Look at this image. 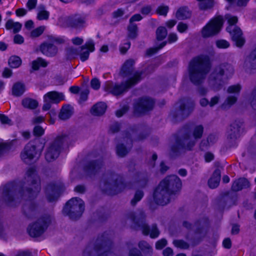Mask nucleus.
<instances>
[{
	"label": "nucleus",
	"mask_w": 256,
	"mask_h": 256,
	"mask_svg": "<svg viewBox=\"0 0 256 256\" xmlns=\"http://www.w3.org/2000/svg\"><path fill=\"white\" fill-rule=\"evenodd\" d=\"M134 61L133 60H127L123 64L120 72V76L124 78H128L121 84H113L107 82L105 84V91L118 96L126 92L128 88L137 84L141 79L142 73L136 72L132 74L133 66Z\"/></svg>",
	"instance_id": "nucleus-1"
},
{
	"label": "nucleus",
	"mask_w": 256,
	"mask_h": 256,
	"mask_svg": "<svg viewBox=\"0 0 256 256\" xmlns=\"http://www.w3.org/2000/svg\"><path fill=\"white\" fill-rule=\"evenodd\" d=\"M182 187L180 179L176 175L166 177L160 182L154 194L155 202L160 205L170 202L172 195L178 191Z\"/></svg>",
	"instance_id": "nucleus-2"
},
{
	"label": "nucleus",
	"mask_w": 256,
	"mask_h": 256,
	"mask_svg": "<svg viewBox=\"0 0 256 256\" xmlns=\"http://www.w3.org/2000/svg\"><path fill=\"white\" fill-rule=\"evenodd\" d=\"M208 59L206 56L194 58L189 66V75L191 82L194 84L202 82L210 70Z\"/></svg>",
	"instance_id": "nucleus-3"
},
{
	"label": "nucleus",
	"mask_w": 256,
	"mask_h": 256,
	"mask_svg": "<svg viewBox=\"0 0 256 256\" xmlns=\"http://www.w3.org/2000/svg\"><path fill=\"white\" fill-rule=\"evenodd\" d=\"M234 72L233 66L228 64L223 63L216 66L210 74L208 82L214 91L220 90L222 86V77L231 76Z\"/></svg>",
	"instance_id": "nucleus-4"
},
{
	"label": "nucleus",
	"mask_w": 256,
	"mask_h": 256,
	"mask_svg": "<svg viewBox=\"0 0 256 256\" xmlns=\"http://www.w3.org/2000/svg\"><path fill=\"white\" fill-rule=\"evenodd\" d=\"M144 218L145 215L142 211L131 212L128 215V220L134 223L132 226L134 228H140L142 233L145 235H148L150 234V236L152 238L158 237L160 234V232L156 226L153 225L150 230L147 224L144 222Z\"/></svg>",
	"instance_id": "nucleus-5"
},
{
	"label": "nucleus",
	"mask_w": 256,
	"mask_h": 256,
	"mask_svg": "<svg viewBox=\"0 0 256 256\" xmlns=\"http://www.w3.org/2000/svg\"><path fill=\"white\" fill-rule=\"evenodd\" d=\"M84 209V202L78 198L70 199L63 209V214L72 219H76L82 214Z\"/></svg>",
	"instance_id": "nucleus-6"
},
{
	"label": "nucleus",
	"mask_w": 256,
	"mask_h": 256,
	"mask_svg": "<svg viewBox=\"0 0 256 256\" xmlns=\"http://www.w3.org/2000/svg\"><path fill=\"white\" fill-rule=\"evenodd\" d=\"M52 219L51 216L46 214L30 224L28 227V232L30 236L32 237H38L41 236L47 228Z\"/></svg>",
	"instance_id": "nucleus-7"
},
{
	"label": "nucleus",
	"mask_w": 256,
	"mask_h": 256,
	"mask_svg": "<svg viewBox=\"0 0 256 256\" xmlns=\"http://www.w3.org/2000/svg\"><path fill=\"white\" fill-rule=\"evenodd\" d=\"M203 131L204 128L202 125L194 126L192 128V134L186 136L178 142V148H184L190 150L195 144L196 140L202 137Z\"/></svg>",
	"instance_id": "nucleus-8"
},
{
	"label": "nucleus",
	"mask_w": 256,
	"mask_h": 256,
	"mask_svg": "<svg viewBox=\"0 0 256 256\" xmlns=\"http://www.w3.org/2000/svg\"><path fill=\"white\" fill-rule=\"evenodd\" d=\"M43 146L40 142H30L24 147L21 153V158L25 162H29L34 158H37L40 156Z\"/></svg>",
	"instance_id": "nucleus-9"
},
{
	"label": "nucleus",
	"mask_w": 256,
	"mask_h": 256,
	"mask_svg": "<svg viewBox=\"0 0 256 256\" xmlns=\"http://www.w3.org/2000/svg\"><path fill=\"white\" fill-rule=\"evenodd\" d=\"M230 26L227 28V31L230 34L232 40L237 46L240 47L244 45V40L242 36V32L240 28L234 26L238 22V18L230 15L226 16Z\"/></svg>",
	"instance_id": "nucleus-10"
},
{
	"label": "nucleus",
	"mask_w": 256,
	"mask_h": 256,
	"mask_svg": "<svg viewBox=\"0 0 256 256\" xmlns=\"http://www.w3.org/2000/svg\"><path fill=\"white\" fill-rule=\"evenodd\" d=\"M222 24V18L221 16L212 19L201 30L202 36L206 38L215 36L220 32Z\"/></svg>",
	"instance_id": "nucleus-11"
},
{
	"label": "nucleus",
	"mask_w": 256,
	"mask_h": 256,
	"mask_svg": "<svg viewBox=\"0 0 256 256\" xmlns=\"http://www.w3.org/2000/svg\"><path fill=\"white\" fill-rule=\"evenodd\" d=\"M94 50V42L88 40L84 45L80 47V51L73 48H70L67 52L70 56L73 58H74L76 56L79 55L81 61L84 62L88 58L90 53L93 52Z\"/></svg>",
	"instance_id": "nucleus-12"
},
{
	"label": "nucleus",
	"mask_w": 256,
	"mask_h": 256,
	"mask_svg": "<svg viewBox=\"0 0 256 256\" xmlns=\"http://www.w3.org/2000/svg\"><path fill=\"white\" fill-rule=\"evenodd\" d=\"M64 140V137L58 136L50 144L45 154V158L48 162L53 161L58 157Z\"/></svg>",
	"instance_id": "nucleus-13"
},
{
	"label": "nucleus",
	"mask_w": 256,
	"mask_h": 256,
	"mask_svg": "<svg viewBox=\"0 0 256 256\" xmlns=\"http://www.w3.org/2000/svg\"><path fill=\"white\" fill-rule=\"evenodd\" d=\"M64 99V96L62 92L56 91L48 92L44 96L42 110H48L50 108L52 104H58Z\"/></svg>",
	"instance_id": "nucleus-14"
},
{
	"label": "nucleus",
	"mask_w": 256,
	"mask_h": 256,
	"mask_svg": "<svg viewBox=\"0 0 256 256\" xmlns=\"http://www.w3.org/2000/svg\"><path fill=\"white\" fill-rule=\"evenodd\" d=\"M26 178L28 180L32 181V187L26 191V194H28L29 197L34 196H36L40 190L39 179L36 176L35 171L33 168L29 169L26 172Z\"/></svg>",
	"instance_id": "nucleus-15"
},
{
	"label": "nucleus",
	"mask_w": 256,
	"mask_h": 256,
	"mask_svg": "<svg viewBox=\"0 0 256 256\" xmlns=\"http://www.w3.org/2000/svg\"><path fill=\"white\" fill-rule=\"evenodd\" d=\"M152 99L146 97L139 100L134 105V113L139 115L152 109L154 106Z\"/></svg>",
	"instance_id": "nucleus-16"
},
{
	"label": "nucleus",
	"mask_w": 256,
	"mask_h": 256,
	"mask_svg": "<svg viewBox=\"0 0 256 256\" xmlns=\"http://www.w3.org/2000/svg\"><path fill=\"white\" fill-rule=\"evenodd\" d=\"M84 18L80 16L70 17L62 16L58 18L59 24L62 26L78 28L84 22Z\"/></svg>",
	"instance_id": "nucleus-17"
},
{
	"label": "nucleus",
	"mask_w": 256,
	"mask_h": 256,
	"mask_svg": "<svg viewBox=\"0 0 256 256\" xmlns=\"http://www.w3.org/2000/svg\"><path fill=\"white\" fill-rule=\"evenodd\" d=\"M180 110L178 112V116L182 118L187 116L192 111L194 104L188 100H184L179 102L178 104Z\"/></svg>",
	"instance_id": "nucleus-18"
},
{
	"label": "nucleus",
	"mask_w": 256,
	"mask_h": 256,
	"mask_svg": "<svg viewBox=\"0 0 256 256\" xmlns=\"http://www.w3.org/2000/svg\"><path fill=\"white\" fill-rule=\"evenodd\" d=\"M105 185L106 190L110 187V188L116 190L117 192H120L124 187V184L122 182L121 178L116 174L112 176L108 179V181L106 182Z\"/></svg>",
	"instance_id": "nucleus-19"
},
{
	"label": "nucleus",
	"mask_w": 256,
	"mask_h": 256,
	"mask_svg": "<svg viewBox=\"0 0 256 256\" xmlns=\"http://www.w3.org/2000/svg\"><path fill=\"white\" fill-rule=\"evenodd\" d=\"M42 53L48 56H54L58 52V48L55 45L48 42H44L40 46Z\"/></svg>",
	"instance_id": "nucleus-20"
},
{
	"label": "nucleus",
	"mask_w": 256,
	"mask_h": 256,
	"mask_svg": "<svg viewBox=\"0 0 256 256\" xmlns=\"http://www.w3.org/2000/svg\"><path fill=\"white\" fill-rule=\"evenodd\" d=\"M46 195L48 200L50 202H53L59 196V188L57 186H48L46 188Z\"/></svg>",
	"instance_id": "nucleus-21"
},
{
	"label": "nucleus",
	"mask_w": 256,
	"mask_h": 256,
	"mask_svg": "<svg viewBox=\"0 0 256 256\" xmlns=\"http://www.w3.org/2000/svg\"><path fill=\"white\" fill-rule=\"evenodd\" d=\"M220 180V170H216L208 181V185L209 187L211 188H216L219 185Z\"/></svg>",
	"instance_id": "nucleus-22"
},
{
	"label": "nucleus",
	"mask_w": 256,
	"mask_h": 256,
	"mask_svg": "<svg viewBox=\"0 0 256 256\" xmlns=\"http://www.w3.org/2000/svg\"><path fill=\"white\" fill-rule=\"evenodd\" d=\"M106 107L105 103L102 102H98L92 107L91 113L94 116H101L105 112Z\"/></svg>",
	"instance_id": "nucleus-23"
},
{
	"label": "nucleus",
	"mask_w": 256,
	"mask_h": 256,
	"mask_svg": "<svg viewBox=\"0 0 256 256\" xmlns=\"http://www.w3.org/2000/svg\"><path fill=\"white\" fill-rule=\"evenodd\" d=\"M240 128L234 124L230 126V129L228 132V138L230 143L236 142V140L239 136Z\"/></svg>",
	"instance_id": "nucleus-24"
},
{
	"label": "nucleus",
	"mask_w": 256,
	"mask_h": 256,
	"mask_svg": "<svg viewBox=\"0 0 256 256\" xmlns=\"http://www.w3.org/2000/svg\"><path fill=\"white\" fill-rule=\"evenodd\" d=\"M38 101L30 98H24L22 100V105L25 108L29 110L36 109L38 106Z\"/></svg>",
	"instance_id": "nucleus-25"
},
{
	"label": "nucleus",
	"mask_w": 256,
	"mask_h": 256,
	"mask_svg": "<svg viewBox=\"0 0 256 256\" xmlns=\"http://www.w3.org/2000/svg\"><path fill=\"white\" fill-rule=\"evenodd\" d=\"M248 180L246 178H242L234 181L232 188L234 191H238L248 186Z\"/></svg>",
	"instance_id": "nucleus-26"
},
{
	"label": "nucleus",
	"mask_w": 256,
	"mask_h": 256,
	"mask_svg": "<svg viewBox=\"0 0 256 256\" xmlns=\"http://www.w3.org/2000/svg\"><path fill=\"white\" fill-rule=\"evenodd\" d=\"M244 66L248 68H256V49L246 58Z\"/></svg>",
	"instance_id": "nucleus-27"
},
{
	"label": "nucleus",
	"mask_w": 256,
	"mask_h": 256,
	"mask_svg": "<svg viewBox=\"0 0 256 256\" xmlns=\"http://www.w3.org/2000/svg\"><path fill=\"white\" fill-rule=\"evenodd\" d=\"M5 26L7 30H12L14 33H16L21 30L22 25L20 22H15L10 19L6 22Z\"/></svg>",
	"instance_id": "nucleus-28"
},
{
	"label": "nucleus",
	"mask_w": 256,
	"mask_h": 256,
	"mask_svg": "<svg viewBox=\"0 0 256 256\" xmlns=\"http://www.w3.org/2000/svg\"><path fill=\"white\" fill-rule=\"evenodd\" d=\"M47 42L50 44H56L57 45L64 44L66 42V40L64 36H58L53 34H48L46 36Z\"/></svg>",
	"instance_id": "nucleus-29"
},
{
	"label": "nucleus",
	"mask_w": 256,
	"mask_h": 256,
	"mask_svg": "<svg viewBox=\"0 0 256 256\" xmlns=\"http://www.w3.org/2000/svg\"><path fill=\"white\" fill-rule=\"evenodd\" d=\"M72 114V108L69 106H64L59 114V118L62 120L69 118Z\"/></svg>",
	"instance_id": "nucleus-30"
},
{
	"label": "nucleus",
	"mask_w": 256,
	"mask_h": 256,
	"mask_svg": "<svg viewBox=\"0 0 256 256\" xmlns=\"http://www.w3.org/2000/svg\"><path fill=\"white\" fill-rule=\"evenodd\" d=\"M22 196L21 192L18 194L14 193L12 192H10L8 194L5 198V200L6 202L8 204L12 206H14L15 204L17 202L18 199V196Z\"/></svg>",
	"instance_id": "nucleus-31"
},
{
	"label": "nucleus",
	"mask_w": 256,
	"mask_h": 256,
	"mask_svg": "<svg viewBox=\"0 0 256 256\" xmlns=\"http://www.w3.org/2000/svg\"><path fill=\"white\" fill-rule=\"evenodd\" d=\"M191 13L186 7L180 8L176 14V18L178 20H184L190 16Z\"/></svg>",
	"instance_id": "nucleus-32"
},
{
	"label": "nucleus",
	"mask_w": 256,
	"mask_h": 256,
	"mask_svg": "<svg viewBox=\"0 0 256 256\" xmlns=\"http://www.w3.org/2000/svg\"><path fill=\"white\" fill-rule=\"evenodd\" d=\"M25 91V86L24 84L22 82H16L13 86L12 89V94L19 96L22 95Z\"/></svg>",
	"instance_id": "nucleus-33"
},
{
	"label": "nucleus",
	"mask_w": 256,
	"mask_h": 256,
	"mask_svg": "<svg viewBox=\"0 0 256 256\" xmlns=\"http://www.w3.org/2000/svg\"><path fill=\"white\" fill-rule=\"evenodd\" d=\"M138 247L144 252L146 256H152V248L150 245L144 241H141L138 244Z\"/></svg>",
	"instance_id": "nucleus-34"
},
{
	"label": "nucleus",
	"mask_w": 256,
	"mask_h": 256,
	"mask_svg": "<svg viewBox=\"0 0 256 256\" xmlns=\"http://www.w3.org/2000/svg\"><path fill=\"white\" fill-rule=\"evenodd\" d=\"M50 16L49 12L46 10L44 5H40L38 8V12L37 14V19L40 20H47Z\"/></svg>",
	"instance_id": "nucleus-35"
},
{
	"label": "nucleus",
	"mask_w": 256,
	"mask_h": 256,
	"mask_svg": "<svg viewBox=\"0 0 256 256\" xmlns=\"http://www.w3.org/2000/svg\"><path fill=\"white\" fill-rule=\"evenodd\" d=\"M8 62L11 68H18L21 65L22 60L20 57L13 56L10 58Z\"/></svg>",
	"instance_id": "nucleus-36"
},
{
	"label": "nucleus",
	"mask_w": 256,
	"mask_h": 256,
	"mask_svg": "<svg viewBox=\"0 0 256 256\" xmlns=\"http://www.w3.org/2000/svg\"><path fill=\"white\" fill-rule=\"evenodd\" d=\"M47 65V62L41 58H38L32 62V67L34 70H38L40 66L46 67Z\"/></svg>",
	"instance_id": "nucleus-37"
},
{
	"label": "nucleus",
	"mask_w": 256,
	"mask_h": 256,
	"mask_svg": "<svg viewBox=\"0 0 256 256\" xmlns=\"http://www.w3.org/2000/svg\"><path fill=\"white\" fill-rule=\"evenodd\" d=\"M128 36L130 38H134L138 35V28L136 24H130L128 28Z\"/></svg>",
	"instance_id": "nucleus-38"
},
{
	"label": "nucleus",
	"mask_w": 256,
	"mask_h": 256,
	"mask_svg": "<svg viewBox=\"0 0 256 256\" xmlns=\"http://www.w3.org/2000/svg\"><path fill=\"white\" fill-rule=\"evenodd\" d=\"M156 38L158 40H164L167 35V30L164 27H158L156 31Z\"/></svg>",
	"instance_id": "nucleus-39"
},
{
	"label": "nucleus",
	"mask_w": 256,
	"mask_h": 256,
	"mask_svg": "<svg viewBox=\"0 0 256 256\" xmlns=\"http://www.w3.org/2000/svg\"><path fill=\"white\" fill-rule=\"evenodd\" d=\"M36 206L34 204H30L28 206H25L24 207V211L26 215L31 216L34 214L36 212Z\"/></svg>",
	"instance_id": "nucleus-40"
},
{
	"label": "nucleus",
	"mask_w": 256,
	"mask_h": 256,
	"mask_svg": "<svg viewBox=\"0 0 256 256\" xmlns=\"http://www.w3.org/2000/svg\"><path fill=\"white\" fill-rule=\"evenodd\" d=\"M129 148L130 146H128V148H126L122 144H118L116 148L117 154L120 157L124 156L128 153Z\"/></svg>",
	"instance_id": "nucleus-41"
},
{
	"label": "nucleus",
	"mask_w": 256,
	"mask_h": 256,
	"mask_svg": "<svg viewBox=\"0 0 256 256\" xmlns=\"http://www.w3.org/2000/svg\"><path fill=\"white\" fill-rule=\"evenodd\" d=\"M214 5V0H206L200 4V8L202 10H207L212 8Z\"/></svg>",
	"instance_id": "nucleus-42"
},
{
	"label": "nucleus",
	"mask_w": 256,
	"mask_h": 256,
	"mask_svg": "<svg viewBox=\"0 0 256 256\" xmlns=\"http://www.w3.org/2000/svg\"><path fill=\"white\" fill-rule=\"evenodd\" d=\"M173 244L176 247L182 249H187L189 246L188 243L182 240H174L173 242Z\"/></svg>",
	"instance_id": "nucleus-43"
},
{
	"label": "nucleus",
	"mask_w": 256,
	"mask_h": 256,
	"mask_svg": "<svg viewBox=\"0 0 256 256\" xmlns=\"http://www.w3.org/2000/svg\"><path fill=\"white\" fill-rule=\"evenodd\" d=\"M45 30L44 26H40L34 30L32 32L30 36L32 37L36 38L41 35Z\"/></svg>",
	"instance_id": "nucleus-44"
},
{
	"label": "nucleus",
	"mask_w": 256,
	"mask_h": 256,
	"mask_svg": "<svg viewBox=\"0 0 256 256\" xmlns=\"http://www.w3.org/2000/svg\"><path fill=\"white\" fill-rule=\"evenodd\" d=\"M144 194L142 192L137 191L134 195V198L132 200L131 204L132 206H134L136 203L140 201L143 197Z\"/></svg>",
	"instance_id": "nucleus-45"
},
{
	"label": "nucleus",
	"mask_w": 256,
	"mask_h": 256,
	"mask_svg": "<svg viewBox=\"0 0 256 256\" xmlns=\"http://www.w3.org/2000/svg\"><path fill=\"white\" fill-rule=\"evenodd\" d=\"M240 86L238 84H237L230 86L228 89V92L230 94H237L240 92Z\"/></svg>",
	"instance_id": "nucleus-46"
},
{
	"label": "nucleus",
	"mask_w": 256,
	"mask_h": 256,
	"mask_svg": "<svg viewBox=\"0 0 256 256\" xmlns=\"http://www.w3.org/2000/svg\"><path fill=\"white\" fill-rule=\"evenodd\" d=\"M168 11V7L165 6H160L157 10L156 12L160 15L166 16Z\"/></svg>",
	"instance_id": "nucleus-47"
},
{
	"label": "nucleus",
	"mask_w": 256,
	"mask_h": 256,
	"mask_svg": "<svg viewBox=\"0 0 256 256\" xmlns=\"http://www.w3.org/2000/svg\"><path fill=\"white\" fill-rule=\"evenodd\" d=\"M34 134L36 136H40L44 134V130L40 126H36L34 128Z\"/></svg>",
	"instance_id": "nucleus-48"
},
{
	"label": "nucleus",
	"mask_w": 256,
	"mask_h": 256,
	"mask_svg": "<svg viewBox=\"0 0 256 256\" xmlns=\"http://www.w3.org/2000/svg\"><path fill=\"white\" fill-rule=\"evenodd\" d=\"M216 44L218 48H228L230 46L228 42L224 40H218Z\"/></svg>",
	"instance_id": "nucleus-49"
},
{
	"label": "nucleus",
	"mask_w": 256,
	"mask_h": 256,
	"mask_svg": "<svg viewBox=\"0 0 256 256\" xmlns=\"http://www.w3.org/2000/svg\"><path fill=\"white\" fill-rule=\"evenodd\" d=\"M101 164L94 162L91 163L88 166V170L91 172H96L100 168Z\"/></svg>",
	"instance_id": "nucleus-50"
},
{
	"label": "nucleus",
	"mask_w": 256,
	"mask_h": 256,
	"mask_svg": "<svg viewBox=\"0 0 256 256\" xmlns=\"http://www.w3.org/2000/svg\"><path fill=\"white\" fill-rule=\"evenodd\" d=\"M89 94V90L88 89H85L80 92V102H82L86 101L88 98V96Z\"/></svg>",
	"instance_id": "nucleus-51"
},
{
	"label": "nucleus",
	"mask_w": 256,
	"mask_h": 256,
	"mask_svg": "<svg viewBox=\"0 0 256 256\" xmlns=\"http://www.w3.org/2000/svg\"><path fill=\"white\" fill-rule=\"evenodd\" d=\"M230 2L235 4L238 6H246L249 0H227Z\"/></svg>",
	"instance_id": "nucleus-52"
},
{
	"label": "nucleus",
	"mask_w": 256,
	"mask_h": 256,
	"mask_svg": "<svg viewBox=\"0 0 256 256\" xmlns=\"http://www.w3.org/2000/svg\"><path fill=\"white\" fill-rule=\"evenodd\" d=\"M167 244V241L165 239H161L156 244V248L157 250H161Z\"/></svg>",
	"instance_id": "nucleus-53"
},
{
	"label": "nucleus",
	"mask_w": 256,
	"mask_h": 256,
	"mask_svg": "<svg viewBox=\"0 0 256 256\" xmlns=\"http://www.w3.org/2000/svg\"><path fill=\"white\" fill-rule=\"evenodd\" d=\"M90 85L93 89L97 90L100 88V83L98 79L94 78L91 80Z\"/></svg>",
	"instance_id": "nucleus-54"
},
{
	"label": "nucleus",
	"mask_w": 256,
	"mask_h": 256,
	"mask_svg": "<svg viewBox=\"0 0 256 256\" xmlns=\"http://www.w3.org/2000/svg\"><path fill=\"white\" fill-rule=\"evenodd\" d=\"M0 120L3 124H12V120L4 114H0Z\"/></svg>",
	"instance_id": "nucleus-55"
},
{
	"label": "nucleus",
	"mask_w": 256,
	"mask_h": 256,
	"mask_svg": "<svg viewBox=\"0 0 256 256\" xmlns=\"http://www.w3.org/2000/svg\"><path fill=\"white\" fill-rule=\"evenodd\" d=\"M37 4V0H28L26 3V6L29 10H32L36 8Z\"/></svg>",
	"instance_id": "nucleus-56"
},
{
	"label": "nucleus",
	"mask_w": 256,
	"mask_h": 256,
	"mask_svg": "<svg viewBox=\"0 0 256 256\" xmlns=\"http://www.w3.org/2000/svg\"><path fill=\"white\" fill-rule=\"evenodd\" d=\"M166 44V42H162L158 48H150L147 51V54L148 55L153 54L157 52L158 50L162 48Z\"/></svg>",
	"instance_id": "nucleus-57"
},
{
	"label": "nucleus",
	"mask_w": 256,
	"mask_h": 256,
	"mask_svg": "<svg viewBox=\"0 0 256 256\" xmlns=\"http://www.w3.org/2000/svg\"><path fill=\"white\" fill-rule=\"evenodd\" d=\"M130 42H127L120 46V50L122 54H125L130 48Z\"/></svg>",
	"instance_id": "nucleus-58"
},
{
	"label": "nucleus",
	"mask_w": 256,
	"mask_h": 256,
	"mask_svg": "<svg viewBox=\"0 0 256 256\" xmlns=\"http://www.w3.org/2000/svg\"><path fill=\"white\" fill-rule=\"evenodd\" d=\"M220 96H217L212 98L210 100V101L209 106L210 107L214 106L218 102L220 101Z\"/></svg>",
	"instance_id": "nucleus-59"
},
{
	"label": "nucleus",
	"mask_w": 256,
	"mask_h": 256,
	"mask_svg": "<svg viewBox=\"0 0 256 256\" xmlns=\"http://www.w3.org/2000/svg\"><path fill=\"white\" fill-rule=\"evenodd\" d=\"M187 28L188 26L186 24H184L182 22L179 23L177 26L178 30L180 32H184L187 30Z\"/></svg>",
	"instance_id": "nucleus-60"
},
{
	"label": "nucleus",
	"mask_w": 256,
	"mask_h": 256,
	"mask_svg": "<svg viewBox=\"0 0 256 256\" xmlns=\"http://www.w3.org/2000/svg\"><path fill=\"white\" fill-rule=\"evenodd\" d=\"M44 117L42 116H36L33 118L32 122L34 124L42 123L44 121Z\"/></svg>",
	"instance_id": "nucleus-61"
},
{
	"label": "nucleus",
	"mask_w": 256,
	"mask_h": 256,
	"mask_svg": "<svg viewBox=\"0 0 256 256\" xmlns=\"http://www.w3.org/2000/svg\"><path fill=\"white\" fill-rule=\"evenodd\" d=\"M14 41L15 44H22L24 42V39L22 36L20 34H16L14 36Z\"/></svg>",
	"instance_id": "nucleus-62"
},
{
	"label": "nucleus",
	"mask_w": 256,
	"mask_h": 256,
	"mask_svg": "<svg viewBox=\"0 0 256 256\" xmlns=\"http://www.w3.org/2000/svg\"><path fill=\"white\" fill-rule=\"evenodd\" d=\"M178 36L176 34H170L168 36V41L169 43L176 42L178 40Z\"/></svg>",
	"instance_id": "nucleus-63"
},
{
	"label": "nucleus",
	"mask_w": 256,
	"mask_h": 256,
	"mask_svg": "<svg viewBox=\"0 0 256 256\" xmlns=\"http://www.w3.org/2000/svg\"><path fill=\"white\" fill-rule=\"evenodd\" d=\"M164 256H172L174 254L172 250L170 248H167L163 250Z\"/></svg>",
	"instance_id": "nucleus-64"
}]
</instances>
